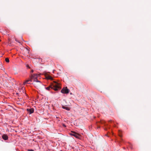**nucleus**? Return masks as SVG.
Instances as JSON below:
<instances>
[{
  "instance_id": "1",
  "label": "nucleus",
  "mask_w": 151,
  "mask_h": 151,
  "mask_svg": "<svg viewBox=\"0 0 151 151\" xmlns=\"http://www.w3.org/2000/svg\"><path fill=\"white\" fill-rule=\"evenodd\" d=\"M39 75H37L36 74H33L31 77V79H33L34 81L35 82L33 84L35 87L37 88H39L42 84L41 82L40 81H39L37 78L38 76Z\"/></svg>"
},
{
  "instance_id": "2",
  "label": "nucleus",
  "mask_w": 151,
  "mask_h": 151,
  "mask_svg": "<svg viewBox=\"0 0 151 151\" xmlns=\"http://www.w3.org/2000/svg\"><path fill=\"white\" fill-rule=\"evenodd\" d=\"M53 89L55 91H57L58 89H60L61 88L59 85V84L55 81H53L51 84L48 87L46 88L47 90H49L50 88Z\"/></svg>"
},
{
  "instance_id": "3",
  "label": "nucleus",
  "mask_w": 151,
  "mask_h": 151,
  "mask_svg": "<svg viewBox=\"0 0 151 151\" xmlns=\"http://www.w3.org/2000/svg\"><path fill=\"white\" fill-rule=\"evenodd\" d=\"M72 133H70V134L73 136L77 138H79L80 136V135L74 132H72Z\"/></svg>"
},
{
  "instance_id": "4",
  "label": "nucleus",
  "mask_w": 151,
  "mask_h": 151,
  "mask_svg": "<svg viewBox=\"0 0 151 151\" xmlns=\"http://www.w3.org/2000/svg\"><path fill=\"white\" fill-rule=\"evenodd\" d=\"M61 92L63 93H68L69 92V90L67 87L63 88L61 90Z\"/></svg>"
},
{
  "instance_id": "5",
  "label": "nucleus",
  "mask_w": 151,
  "mask_h": 151,
  "mask_svg": "<svg viewBox=\"0 0 151 151\" xmlns=\"http://www.w3.org/2000/svg\"><path fill=\"white\" fill-rule=\"evenodd\" d=\"M27 111L29 114H30L33 113L34 109L33 108L27 109Z\"/></svg>"
},
{
  "instance_id": "6",
  "label": "nucleus",
  "mask_w": 151,
  "mask_h": 151,
  "mask_svg": "<svg viewBox=\"0 0 151 151\" xmlns=\"http://www.w3.org/2000/svg\"><path fill=\"white\" fill-rule=\"evenodd\" d=\"M2 138L4 140H6L8 139V136L6 134H4L2 136Z\"/></svg>"
},
{
  "instance_id": "7",
  "label": "nucleus",
  "mask_w": 151,
  "mask_h": 151,
  "mask_svg": "<svg viewBox=\"0 0 151 151\" xmlns=\"http://www.w3.org/2000/svg\"><path fill=\"white\" fill-rule=\"evenodd\" d=\"M32 79L31 78L30 79V80H28L26 81H25L24 83H23L25 85V84L26 83H28V84H31V83H28V82L29 81H32Z\"/></svg>"
},
{
  "instance_id": "8",
  "label": "nucleus",
  "mask_w": 151,
  "mask_h": 151,
  "mask_svg": "<svg viewBox=\"0 0 151 151\" xmlns=\"http://www.w3.org/2000/svg\"><path fill=\"white\" fill-rule=\"evenodd\" d=\"M62 108L63 109H65L67 111H69L70 110V109L66 106H62Z\"/></svg>"
},
{
  "instance_id": "9",
  "label": "nucleus",
  "mask_w": 151,
  "mask_h": 151,
  "mask_svg": "<svg viewBox=\"0 0 151 151\" xmlns=\"http://www.w3.org/2000/svg\"><path fill=\"white\" fill-rule=\"evenodd\" d=\"M5 60V61L7 63H9V59L8 58H6Z\"/></svg>"
},
{
  "instance_id": "10",
  "label": "nucleus",
  "mask_w": 151,
  "mask_h": 151,
  "mask_svg": "<svg viewBox=\"0 0 151 151\" xmlns=\"http://www.w3.org/2000/svg\"><path fill=\"white\" fill-rule=\"evenodd\" d=\"M47 79H50V80H52L53 79L52 78L51 76H48L47 77Z\"/></svg>"
},
{
  "instance_id": "11",
  "label": "nucleus",
  "mask_w": 151,
  "mask_h": 151,
  "mask_svg": "<svg viewBox=\"0 0 151 151\" xmlns=\"http://www.w3.org/2000/svg\"><path fill=\"white\" fill-rule=\"evenodd\" d=\"M15 40L17 42H18L19 43H20V42L19 41H18V40H17V39L15 38Z\"/></svg>"
},
{
  "instance_id": "12",
  "label": "nucleus",
  "mask_w": 151,
  "mask_h": 151,
  "mask_svg": "<svg viewBox=\"0 0 151 151\" xmlns=\"http://www.w3.org/2000/svg\"><path fill=\"white\" fill-rule=\"evenodd\" d=\"M28 151H34L33 150H28Z\"/></svg>"
},
{
  "instance_id": "13",
  "label": "nucleus",
  "mask_w": 151,
  "mask_h": 151,
  "mask_svg": "<svg viewBox=\"0 0 151 151\" xmlns=\"http://www.w3.org/2000/svg\"><path fill=\"white\" fill-rule=\"evenodd\" d=\"M119 136H120V137H122V135L120 133H119Z\"/></svg>"
},
{
  "instance_id": "14",
  "label": "nucleus",
  "mask_w": 151,
  "mask_h": 151,
  "mask_svg": "<svg viewBox=\"0 0 151 151\" xmlns=\"http://www.w3.org/2000/svg\"><path fill=\"white\" fill-rule=\"evenodd\" d=\"M26 51L28 53V52H29V51H28V50L27 49H26Z\"/></svg>"
},
{
  "instance_id": "15",
  "label": "nucleus",
  "mask_w": 151,
  "mask_h": 151,
  "mask_svg": "<svg viewBox=\"0 0 151 151\" xmlns=\"http://www.w3.org/2000/svg\"><path fill=\"white\" fill-rule=\"evenodd\" d=\"M33 72H34L33 70H31V73H33Z\"/></svg>"
},
{
  "instance_id": "16",
  "label": "nucleus",
  "mask_w": 151,
  "mask_h": 151,
  "mask_svg": "<svg viewBox=\"0 0 151 151\" xmlns=\"http://www.w3.org/2000/svg\"><path fill=\"white\" fill-rule=\"evenodd\" d=\"M21 39H22V40H23V39L22 37H21Z\"/></svg>"
},
{
  "instance_id": "17",
  "label": "nucleus",
  "mask_w": 151,
  "mask_h": 151,
  "mask_svg": "<svg viewBox=\"0 0 151 151\" xmlns=\"http://www.w3.org/2000/svg\"><path fill=\"white\" fill-rule=\"evenodd\" d=\"M101 123L102 124H103V123H104V122H101Z\"/></svg>"
},
{
  "instance_id": "18",
  "label": "nucleus",
  "mask_w": 151,
  "mask_h": 151,
  "mask_svg": "<svg viewBox=\"0 0 151 151\" xmlns=\"http://www.w3.org/2000/svg\"><path fill=\"white\" fill-rule=\"evenodd\" d=\"M111 120H110L109 121V122H111Z\"/></svg>"
},
{
  "instance_id": "19",
  "label": "nucleus",
  "mask_w": 151,
  "mask_h": 151,
  "mask_svg": "<svg viewBox=\"0 0 151 151\" xmlns=\"http://www.w3.org/2000/svg\"><path fill=\"white\" fill-rule=\"evenodd\" d=\"M64 126L66 127V126L65 125H64Z\"/></svg>"
},
{
  "instance_id": "20",
  "label": "nucleus",
  "mask_w": 151,
  "mask_h": 151,
  "mask_svg": "<svg viewBox=\"0 0 151 151\" xmlns=\"http://www.w3.org/2000/svg\"><path fill=\"white\" fill-rule=\"evenodd\" d=\"M1 41V40H0V41Z\"/></svg>"
}]
</instances>
